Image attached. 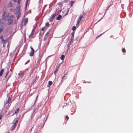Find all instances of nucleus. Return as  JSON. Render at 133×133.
Wrapping results in <instances>:
<instances>
[{"label":"nucleus","instance_id":"1","mask_svg":"<svg viewBox=\"0 0 133 133\" xmlns=\"http://www.w3.org/2000/svg\"><path fill=\"white\" fill-rule=\"evenodd\" d=\"M13 17L14 16L12 15H11L9 17L8 19V21L7 23V24L8 25H10L13 22Z\"/></svg>","mask_w":133,"mask_h":133},{"label":"nucleus","instance_id":"2","mask_svg":"<svg viewBox=\"0 0 133 133\" xmlns=\"http://www.w3.org/2000/svg\"><path fill=\"white\" fill-rule=\"evenodd\" d=\"M30 48L31 50L29 53V55L30 56H32L34 55L35 50L32 47H30Z\"/></svg>","mask_w":133,"mask_h":133},{"label":"nucleus","instance_id":"3","mask_svg":"<svg viewBox=\"0 0 133 133\" xmlns=\"http://www.w3.org/2000/svg\"><path fill=\"white\" fill-rule=\"evenodd\" d=\"M56 15V13L52 14L49 19V21L50 22H52L54 20L55 16Z\"/></svg>","mask_w":133,"mask_h":133},{"label":"nucleus","instance_id":"4","mask_svg":"<svg viewBox=\"0 0 133 133\" xmlns=\"http://www.w3.org/2000/svg\"><path fill=\"white\" fill-rule=\"evenodd\" d=\"M18 122V120H16L15 121V122L14 123H14V124L12 125V129L11 130H13L15 128L16 126V125L17 124Z\"/></svg>","mask_w":133,"mask_h":133},{"label":"nucleus","instance_id":"5","mask_svg":"<svg viewBox=\"0 0 133 133\" xmlns=\"http://www.w3.org/2000/svg\"><path fill=\"white\" fill-rule=\"evenodd\" d=\"M35 31L34 30H32L31 32V33L29 35V38H33V36L34 35Z\"/></svg>","mask_w":133,"mask_h":133},{"label":"nucleus","instance_id":"6","mask_svg":"<svg viewBox=\"0 0 133 133\" xmlns=\"http://www.w3.org/2000/svg\"><path fill=\"white\" fill-rule=\"evenodd\" d=\"M28 22V18H25L24 22H23L22 24L24 26H25Z\"/></svg>","mask_w":133,"mask_h":133},{"label":"nucleus","instance_id":"7","mask_svg":"<svg viewBox=\"0 0 133 133\" xmlns=\"http://www.w3.org/2000/svg\"><path fill=\"white\" fill-rule=\"evenodd\" d=\"M83 17V16L82 15H80L78 18L77 20V24H78L80 23L82 19V18Z\"/></svg>","mask_w":133,"mask_h":133},{"label":"nucleus","instance_id":"8","mask_svg":"<svg viewBox=\"0 0 133 133\" xmlns=\"http://www.w3.org/2000/svg\"><path fill=\"white\" fill-rule=\"evenodd\" d=\"M17 19L18 20V19L21 16V14L20 12H17Z\"/></svg>","mask_w":133,"mask_h":133},{"label":"nucleus","instance_id":"9","mask_svg":"<svg viewBox=\"0 0 133 133\" xmlns=\"http://www.w3.org/2000/svg\"><path fill=\"white\" fill-rule=\"evenodd\" d=\"M19 108H17L16 109V110L15 111V113H13V114H12L11 115V116H12L15 114H16L18 113L19 112Z\"/></svg>","mask_w":133,"mask_h":133},{"label":"nucleus","instance_id":"10","mask_svg":"<svg viewBox=\"0 0 133 133\" xmlns=\"http://www.w3.org/2000/svg\"><path fill=\"white\" fill-rule=\"evenodd\" d=\"M4 19H0V26H1L3 25L4 22Z\"/></svg>","mask_w":133,"mask_h":133},{"label":"nucleus","instance_id":"11","mask_svg":"<svg viewBox=\"0 0 133 133\" xmlns=\"http://www.w3.org/2000/svg\"><path fill=\"white\" fill-rule=\"evenodd\" d=\"M21 8L20 5H18V6H17L16 8V10H17V12H20V9Z\"/></svg>","mask_w":133,"mask_h":133},{"label":"nucleus","instance_id":"12","mask_svg":"<svg viewBox=\"0 0 133 133\" xmlns=\"http://www.w3.org/2000/svg\"><path fill=\"white\" fill-rule=\"evenodd\" d=\"M52 83V82L51 81H49V82L48 83L47 85V87H49L50 85H51Z\"/></svg>","mask_w":133,"mask_h":133},{"label":"nucleus","instance_id":"13","mask_svg":"<svg viewBox=\"0 0 133 133\" xmlns=\"http://www.w3.org/2000/svg\"><path fill=\"white\" fill-rule=\"evenodd\" d=\"M13 5V4L12 2H9L8 4V6L10 8L12 7Z\"/></svg>","mask_w":133,"mask_h":133},{"label":"nucleus","instance_id":"14","mask_svg":"<svg viewBox=\"0 0 133 133\" xmlns=\"http://www.w3.org/2000/svg\"><path fill=\"white\" fill-rule=\"evenodd\" d=\"M4 71V69H2L0 71V76H2Z\"/></svg>","mask_w":133,"mask_h":133},{"label":"nucleus","instance_id":"15","mask_svg":"<svg viewBox=\"0 0 133 133\" xmlns=\"http://www.w3.org/2000/svg\"><path fill=\"white\" fill-rule=\"evenodd\" d=\"M12 97V95H11L9 96V97L8 98V100L10 102L11 100Z\"/></svg>","mask_w":133,"mask_h":133},{"label":"nucleus","instance_id":"16","mask_svg":"<svg viewBox=\"0 0 133 133\" xmlns=\"http://www.w3.org/2000/svg\"><path fill=\"white\" fill-rule=\"evenodd\" d=\"M4 30V28L3 26L0 27V33H1Z\"/></svg>","mask_w":133,"mask_h":133},{"label":"nucleus","instance_id":"17","mask_svg":"<svg viewBox=\"0 0 133 133\" xmlns=\"http://www.w3.org/2000/svg\"><path fill=\"white\" fill-rule=\"evenodd\" d=\"M61 17H62V16H61V15H59L57 17L56 19L57 20L60 19L61 18Z\"/></svg>","mask_w":133,"mask_h":133},{"label":"nucleus","instance_id":"18","mask_svg":"<svg viewBox=\"0 0 133 133\" xmlns=\"http://www.w3.org/2000/svg\"><path fill=\"white\" fill-rule=\"evenodd\" d=\"M65 57V56L64 55H62L61 57V59L62 60H63L64 58Z\"/></svg>","mask_w":133,"mask_h":133},{"label":"nucleus","instance_id":"19","mask_svg":"<svg viewBox=\"0 0 133 133\" xmlns=\"http://www.w3.org/2000/svg\"><path fill=\"white\" fill-rule=\"evenodd\" d=\"M5 12H4L2 14V19H4V17H5Z\"/></svg>","mask_w":133,"mask_h":133},{"label":"nucleus","instance_id":"20","mask_svg":"<svg viewBox=\"0 0 133 133\" xmlns=\"http://www.w3.org/2000/svg\"><path fill=\"white\" fill-rule=\"evenodd\" d=\"M59 68L58 67H57L56 68V70L54 71V74L55 75L57 73V71L58 69Z\"/></svg>","mask_w":133,"mask_h":133},{"label":"nucleus","instance_id":"21","mask_svg":"<svg viewBox=\"0 0 133 133\" xmlns=\"http://www.w3.org/2000/svg\"><path fill=\"white\" fill-rule=\"evenodd\" d=\"M74 3V1H71L70 2V5L71 6H72V5H73Z\"/></svg>","mask_w":133,"mask_h":133},{"label":"nucleus","instance_id":"22","mask_svg":"<svg viewBox=\"0 0 133 133\" xmlns=\"http://www.w3.org/2000/svg\"><path fill=\"white\" fill-rule=\"evenodd\" d=\"M76 27L75 26H73L72 27V30L74 31L76 29Z\"/></svg>","mask_w":133,"mask_h":133},{"label":"nucleus","instance_id":"23","mask_svg":"<svg viewBox=\"0 0 133 133\" xmlns=\"http://www.w3.org/2000/svg\"><path fill=\"white\" fill-rule=\"evenodd\" d=\"M69 9H70V8H68V9L67 10H66V14H65V15H67L68 14L69 11Z\"/></svg>","mask_w":133,"mask_h":133},{"label":"nucleus","instance_id":"24","mask_svg":"<svg viewBox=\"0 0 133 133\" xmlns=\"http://www.w3.org/2000/svg\"><path fill=\"white\" fill-rule=\"evenodd\" d=\"M49 25V24L48 22L46 23L45 24V27H46V26H48Z\"/></svg>","mask_w":133,"mask_h":133},{"label":"nucleus","instance_id":"25","mask_svg":"<svg viewBox=\"0 0 133 133\" xmlns=\"http://www.w3.org/2000/svg\"><path fill=\"white\" fill-rule=\"evenodd\" d=\"M67 75L66 74H65L63 76V77L62 78L61 81L64 79V77H65V76Z\"/></svg>","mask_w":133,"mask_h":133},{"label":"nucleus","instance_id":"26","mask_svg":"<svg viewBox=\"0 0 133 133\" xmlns=\"http://www.w3.org/2000/svg\"><path fill=\"white\" fill-rule=\"evenodd\" d=\"M69 119V117L67 116H65V119L66 121H67Z\"/></svg>","mask_w":133,"mask_h":133},{"label":"nucleus","instance_id":"27","mask_svg":"<svg viewBox=\"0 0 133 133\" xmlns=\"http://www.w3.org/2000/svg\"><path fill=\"white\" fill-rule=\"evenodd\" d=\"M122 51L123 52H125L126 50L124 48H123L122 49Z\"/></svg>","mask_w":133,"mask_h":133},{"label":"nucleus","instance_id":"28","mask_svg":"<svg viewBox=\"0 0 133 133\" xmlns=\"http://www.w3.org/2000/svg\"><path fill=\"white\" fill-rule=\"evenodd\" d=\"M46 6H47V5H45L43 7V8L42 10V11H43L44 10V9L45 8Z\"/></svg>","mask_w":133,"mask_h":133},{"label":"nucleus","instance_id":"29","mask_svg":"<svg viewBox=\"0 0 133 133\" xmlns=\"http://www.w3.org/2000/svg\"><path fill=\"white\" fill-rule=\"evenodd\" d=\"M45 26L43 27L42 28L41 30L42 31H44V30H45Z\"/></svg>","mask_w":133,"mask_h":133},{"label":"nucleus","instance_id":"30","mask_svg":"<svg viewBox=\"0 0 133 133\" xmlns=\"http://www.w3.org/2000/svg\"><path fill=\"white\" fill-rule=\"evenodd\" d=\"M63 4V3L62 2H59L58 3V4L59 5H62Z\"/></svg>","mask_w":133,"mask_h":133},{"label":"nucleus","instance_id":"31","mask_svg":"<svg viewBox=\"0 0 133 133\" xmlns=\"http://www.w3.org/2000/svg\"><path fill=\"white\" fill-rule=\"evenodd\" d=\"M74 33H75V32L74 31H73L72 32L71 34L72 35V36H74Z\"/></svg>","mask_w":133,"mask_h":133},{"label":"nucleus","instance_id":"32","mask_svg":"<svg viewBox=\"0 0 133 133\" xmlns=\"http://www.w3.org/2000/svg\"><path fill=\"white\" fill-rule=\"evenodd\" d=\"M20 1L21 0H18L17 3L18 4V5H20Z\"/></svg>","mask_w":133,"mask_h":133},{"label":"nucleus","instance_id":"33","mask_svg":"<svg viewBox=\"0 0 133 133\" xmlns=\"http://www.w3.org/2000/svg\"><path fill=\"white\" fill-rule=\"evenodd\" d=\"M10 102L8 100H6L5 103V104H8Z\"/></svg>","mask_w":133,"mask_h":133},{"label":"nucleus","instance_id":"34","mask_svg":"<svg viewBox=\"0 0 133 133\" xmlns=\"http://www.w3.org/2000/svg\"><path fill=\"white\" fill-rule=\"evenodd\" d=\"M3 38V36H0V38L2 39V41L3 42L4 41L2 39Z\"/></svg>","mask_w":133,"mask_h":133},{"label":"nucleus","instance_id":"35","mask_svg":"<svg viewBox=\"0 0 133 133\" xmlns=\"http://www.w3.org/2000/svg\"><path fill=\"white\" fill-rule=\"evenodd\" d=\"M29 61H30L29 60H28V61H26V62H25V64H27L29 62Z\"/></svg>","mask_w":133,"mask_h":133},{"label":"nucleus","instance_id":"36","mask_svg":"<svg viewBox=\"0 0 133 133\" xmlns=\"http://www.w3.org/2000/svg\"><path fill=\"white\" fill-rule=\"evenodd\" d=\"M68 0H64L63 2L64 3H66L68 2Z\"/></svg>","mask_w":133,"mask_h":133},{"label":"nucleus","instance_id":"37","mask_svg":"<svg viewBox=\"0 0 133 133\" xmlns=\"http://www.w3.org/2000/svg\"><path fill=\"white\" fill-rule=\"evenodd\" d=\"M9 72L8 71L7 72V73L6 74V75L5 76V78H6V76H7V75H8Z\"/></svg>","mask_w":133,"mask_h":133},{"label":"nucleus","instance_id":"38","mask_svg":"<svg viewBox=\"0 0 133 133\" xmlns=\"http://www.w3.org/2000/svg\"><path fill=\"white\" fill-rule=\"evenodd\" d=\"M49 34V31H48L46 34L45 35H48Z\"/></svg>","mask_w":133,"mask_h":133},{"label":"nucleus","instance_id":"39","mask_svg":"<svg viewBox=\"0 0 133 133\" xmlns=\"http://www.w3.org/2000/svg\"><path fill=\"white\" fill-rule=\"evenodd\" d=\"M103 34H100V35H99V36H98L97 37H96V39L97 38L99 37L100 36H101Z\"/></svg>","mask_w":133,"mask_h":133},{"label":"nucleus","instance_id":"40","mask_svg":"<svg viewBox=\"0 0 133 133\" xmlns=\"http://www.w3.org/2000/svg\"><path fill=\"white\" fill-rule=\"evenodd\" d=\"M73 38H74V36H72L71 37V40H72L73 39Z\"/></svg>","mask_w":133,"mask_h":133},{"label":"nucleus","instance_id":"41","mask_svg":"<svg viewBox=\"0 0 133 133\" xmlns=\"http://www.w3.org/2000/svg\"><path fill=\"white\" fill-rule=\"evenodd\" d=\"M2 115H0V120L2 118Z\"/></svg>","mask_w":133,"mask_h":133},{"label":"nucleus","instance_id":"42","mask_svg":"<svg viewBox=\"0 0 133 133\" xmlns=\"http://www.w3.org/2000/svg\"><path fill=\"white\" fill-rule=\"evenodd\" d=\"M6 43V42H3V45H4V44H5Z\"/></svg>","mask_w":133,"mask_h":133},{"label":"nucleus","instance_id":"43","mask_svg":"<svg viewBox=\"0 0 133 133\" xmlns=\"http://www.w3.org/2000/svg\"><path fill=\"white\" fill-rule=\"evenodd\" d=\"M28 0H26V5L27 4V2H28Z\"/></svg>","mask_w":133,"mask_h":133},{"label":"nucleus","instance_id":"44","mask_svg":"<svg viewBox=\"0 0 133 133\" xmlns=\"http://www.w3.org/2000/svg\"><path fill=\"white\" fill-rule=\"evenodd\" d=\"M36 80V78L35 77V78L34 79V80H33V81H34V82Z\"/></svg>","mask_w":133,"mask_h":133},{"label":"nucleus","instance_id":"45","mask_svg":"<svg viewBox=\"0 0 133 133\" xmlns=\"http://www.w3.org/2000/svg\"><path fill=\"white\" fill-rule=\"evenodd\" d=\"M71 42H70L69 43V44H68V47L69 46V44H70V43Z\"/></svg>","mask_w":133,"mask_h":133},{"label":"nucleus","instance_id":"46","mask_svg":"<svg viewBox=\"0 0 133 133\" xmlns=\"http://www.w3.org/2000/svg\"><path fill=\"white\" fill-rule=\"evenodd\" d=\"M17 0H13V1L14 2H16V1Z\"/></svg>","mask_w":133,"mask_h":133},{"label":"nucleus","instance_id":"47","mask_svg":"<svg viewBox=\"0 0 133 133\" xmlns=\"http://www.w3.org/2000/svg\"><path fill=\"white\" fill-rule=\"evenodd\" d=\"M1 48H0V53H1Z\"/></svg>","mask_w":133,"mask_h":133},{"label":"nucleus","instance_id":"48","mask_svg":"<svg viewBox=\"0 0 133 133\" xmlns=\"http://www.w3.org/2000/svg\"><path fill=\"white\" fill-rule=\"evenodd\" d=\"M37 97H38V96H37V97H36V101H35V102H36V99H37Z\"/></svg>","mask_w":133,"mask_h":133},{"label":"nucleus","instance_id":"49","mask_svg":"<svg viewBox=\"0 0 133 133\" xmlns=\"http://www.w3.org/2000/svg\"><path fill=\"white\" fill-rule=\"evenodd\" d=\"M10 114V112H9L8 113V114L7 115H8L9 114Z\"/></svg>","mask_w":133,"mask_h":133}]
</instances>
